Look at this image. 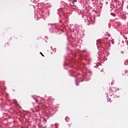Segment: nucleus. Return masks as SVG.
I'll return each mask as SVG.
<instances>
[{"mask_svg":"<svg viewBox=\"0 0 128 128\" xmlns=\"http://www.w3.org/2000/svg\"><path fill=\"white\" fill-rule=\"evenodd\" d=\"M127 44H128V42H127Z\"/></svg>","mask_w":128,"mask_h":128,"instance_id":"3","label":"nucleus"},{"mask_svg":"<svg viewBox=\"0 0 128 128\" xmlns=\"http://www.w3.org/2000/svg\"><path fill=\"white\" fill-rule=\"evenodd\" d=\"M122 54H124V52H122Z\"/></svg>","mask_w":128,"mask_h":128,"instance_id":"4","label":"nucleus"},{"mask_svg":"<svg viewBox=\"0 0 128 128\" xmlns=\"http://www.w3.org/2000/svg\"><path fill=\"white\" fill-rule=\"evenodd\" d=\"M40 54H41L42 56H44V54H42V52H40Z\"/></svg>","mask_w":128,"mask_h":128,"instance_id":"2","label":"nucleus"},{"mask_svg":"<svg viewBox=\"0 0 128 128\" xmlns=\"http://www.w3.org/2000/svg\"><path fill=\"white\" fill-rule=\"evenodd\" d=\"M76 2H78L77 0H74V1L72 2V4H76Z\"/></svg>","mask_w":128,"mask_h":128,"instance_id":"1","label":"nucleus"}]
</instances>
